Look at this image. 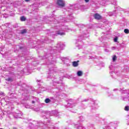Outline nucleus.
Here are the masks:
<instances>
[{
  "mask_svg": "<svg viewBox=\"0 0 129 129\" xmlns=\"http://www.w3.org/2000/svg\"><path fill=\"white\" fill-rule=\"evenodd\" d=\"M125 98H123V100H125Z\"/></svg>",
  "mask_w": 129,
  "mask_h": 129,
  "instance_id": "nucleus-42",
  "label": "nucleus"
},
{
  "mask_svg": "<svg viewBox=\"0 0 129 129\" xmlns=\"http://www.w3.org/2000/svg\"><path fill=\"white\" fill-rule=\"evenodd\" d=\"M117 90H118L117 89H113V91H116Z\"/></svg>",
  "mask_w": 129,
  "mask_h": 129,
  "instance_id": "nucleus-35",
  "label": "nucleus"
},
{
  "mask_svg": "<svg viewBox=\"0 0 129 129\" xmlns=\"http://www.w3.org/2000/svg\"><path fill=\"white\" fill-rule=\"evenodd\" d=\"M122 45H121V47H122Z\"/></svg>",
  "mask_w": 129,
  "mask_h": 129,
  "instance_id": "nucleus-47",
  "label": "nucleus"
},
{
  "mask_svg": "<svg viewBox=\"0 0 129 129\" xmlns=\"http://www.w3.org/2000/svg\"><path fill=\"white\" fill-rule=\"evenodd\" d=\"M61 60H62V61H65V60H68V58H67V57H62Z\"/></svg>",
  "mask_w": 129,
  "mask_h": 129,
  "instance_id": "nucleus-26",
  "label": "nucleus"
},
{
  "mask_svg": "<svg viewBox=\"0 0 129 129\" xmlns=\"http://www.w3.org/2000/svg\"><path fill=\"white\" fill-rule=\"evenodd\" d=\"M73 112L75 113V112Z\"/></svg>",
  "mask_w": 129,
  "mask_h": 129,
  "instance_id": "nucleus-49",
  "label": "nucleus"
},
{
  "mask_svg": "<svg viewBox=\"0 0 129 129\" xmlns=\"http://www.w3.org/2000/svg\"><path fill=\"white\" fill-rule=\"evenodd\" d=\"M70 9H71V10H72V9L71 8H70Z\"/></svg>",
  "mask_w": 129,
  "mask_h": 129,
  "instance_id": "nucleus-45",
  "label": "nucleus"
},
{
  "mask_svg": "<svg viewBox=\"0 0 129 129\" xmlns=\"http://www.w3.org/2000/svg\"><path fill=\"white\" fill-rule=\"evenodd\" d=\"M79 62V60H78L77 61H75L73 62V66H74V67H78V65H79V64L78 63V62Z\"/></svg>",
  "mask_w": 129,
  "mask_h": 129,
  "instance_id": "nucleus-10",
  "label": "nucleus"
},
{
  "mask_svg": "<svg viewBox=\"0 0 129 129\" xmlns=\"http://www.w3.org/2000/svg\"><path fill=\"white\" fill-rule=\"evenodd\" d=\"M26 20H27V18H26V17H25V16H22L20 17V21L21 22H25V21H26Z\"/></svg>",
  "mask_w": 129,
  "mask_h": 129,
  "instance_id": "nucleus-12",
  "label": "nucleus"
},
{
  "mask_svg": "<svg viewBox=\"0 0 129 129\" xmlns=\"http://www.w3.org/2000/svg\"><path fill=\"white\" fill-rule=\"evenodd\" d=\"M86 34H84V37H86Z\"/></svg>",
  "mask_w": 129,
  "mask_h": 129,
  "instance_id": "nucleus-41",
  "label": "nucleus"
},
{
  "mask_svg": "<svg viewBox=\"0 0 129 129\" xmlns=\"http://www.w3.org/2000/svg\"><path fill=\"white\" fill-rule=\"evenodd\" d=\"M50 101H51V99L49 98H46L45 100V103H49V102H50Z\"/></svg>",
  "mask_w": 129,
  "mask_h": 129,
  "instance_id": "nucleus-18",
  "label": "nucleus"
},
{
  "mask_svg": "<svg viewBox=\"0 0 129 129\" xmlns=\"http://www.w3.org/2000/svg\"><path fill=\"white\" fill-rule=\"evenodd\" d=\"M56 4L58 7H60V8H63V7H65V2L63 0H57Z\"/></svg>",
  "mask_w": 129,
  "mask_h": 129,
  "instance_id": "nucleus-2",
  "label": "nucleus"
},
{
  "mask_svg": "<svg viewBox=\"0 0 129 129\" xmlns=\"http://www.w3.org/2000/svg\"><path fill=\"white\" fill-rule=\"evenodd\" d=\"M59 20H60L59 21V22L60 23H63V22H65V20L64 19V18H62L61 17H59Z\"/></svg>",
  "mask_w": 129,
  "mask_h": 129,
  "instance_id": "nucleus-17",
  "label": "nucleus"
},
{
  "mask_svg": "<svg viewBox=\"0 0 129 129\" xmlns=\"http://www.w3.org/2000/svg\"><path fill=\"white\" fill-rule=\"evenodd\" d=\"M0 95H2V96H6V95L5 94V93H4V92H1Z\"/></svg>",
  "mask_w": 129,
  "mask_h": 129,
  "instance_id": "nucleus-25",
  "label": "nucleus"
},
{
  "mask_svg": "<svg viewBox=\"0 0 129 129\" xmlns=\"http://www.w3.org/2000/svg\"><path fill=\"white\" fill-rule=\"evenodd\" d=\"M94 19H95V20H101V19H102V17L101 16H100V15H99L98 13H96L94 15Z\"/></svg>",
  "mask_w": 129,
  "mask_h": 129,
  "instance_id": "nucleus-5",
  "label": "nucleus"
},
{
  "mask_svg": "<svg viewBox=\"0 0 129 129\" xmlns=\"http://www.w3.org/2000/svg\"><path fill=\"white\" fill-rule=\"evenodd\" d=\"M48 57H49V56H48L47 55H45V58H48Z\"/></svg>",
  "mask_w": 129,
  "mask_h": 129,
  "instance_id": "nucleus-38",
  "label": "nucleus"
},
{
  "mask_svg": "<svg viewBox=\"0 0 129 129\" xmlns=\"http://www.w3.org/2000/svg\"><path fill=\"white\" fill-rule=\"evenodd\" d=\"M113 126H117V125L116 124H113Z\"/></svg>",
  "mask_w": 129,
  "mask_h": 129,
  "instance_id": "nucleus-36",
  "label": "nucleus"
},
{
  "mask_svg": "<svg viewBox=\"0 0 129 129\" xmlns=\"http://www.w3.org/2000/svg\"><path fill=\"white\" fill-rule=\"evenodd\" d=\"M114 13L113 12H110L108 13V15L110 16V17H111L112 16H113Z\"/></svg>",
  "mask_w": 129,
  "mask_h": 129,
  "instance_id": "nucleus-22",
  "label": "nucleus"
},
{
  "mask_svg": "<svg viewBox=\"0 0 129 129\" xmlns=\"http://www.w3.org/2000/svg\"><path fill=\"white\" fill-rule=\"evenodd\" d=\"M119 91L121 92L122 94H127V96L129 97V90H124L123 89H120Z\"/></svg>",
  "mask_w": 129,
  "mask_h": 129,
  "instance_id": "nucleus-3",
  "label": "nucleus"
},
{
  "mask_svg": "<svg viewBox=\"0 0 129 129\" xmlns=\"http://www.w3.org/2000/svg\"><path fill=\"white\" fill-rule=\"evenodd\" d=\"M114 5H116V3H115Z\"/></svg>",
  "mask_w": 129,
  "mask_h": 129,
  "instance_id": "nucleus-44",
  "label": "nucleus"
},
{
  "mask_svg": "<svg viewBox=\"0 0 129 129\" xmlns=\"http://www.w3.org/2000/svg\"><path fill=\"white\" fill-rule=\"evenodd\" d=\"M87 100H88L86 99V100H84L83 101H87Z\"/></svg>",
  "mask_w": 129,
  "mask_h": 129,
  "instance_id": "nucleus-40",
  "label": "nucleus"
},
{
  "mask_svg": "<svg viewBox=\"0 0 129 129\" xmlns=\"http://www.w3.org/2000/svg\"><path fill=\"white\" fill-rule=\"evenodd\" d=\"M6 81L8 82H13V78H8V79H6Z\"/></svg>",
  "mask_w": 129,
  "mask_h": 129,
  "instance_id": "nucleus-15",
  "label": "nucleus"
},
{
  "mask_svg": "<svg viewBox=\"0 0 129 129\" xmlns=\"http://www.w3.org/2000/svg\"><path fill=\"white\" fill-rule=\"evenodd\" d=\"M20 33L22 35H24V34H26V33H27V29H23L21 31Z\"/></svg>",
  "mask_w": 129,
  "mask_h": 129,
  "instance_id": "nucleus-14",
  "label": "nucleus"
},
{
  "mask_svg": "<svg viewBox=\"0 0 129 129\" xmlns=\"http://www.w3.org/2000/svg\"><path fill=\"white\" fill-rule=\"evenodd\" d=\"M124 32L125 34H128L129 33V30L127 29H125L124 30Z\"/></svg>",
  "mask_w": 129,
  "mask_h": 129,
  "instance_id": "nucleus-21",
  "label": "nucleus"
},
{
  "mask_svg": "<svg viewBox=\"0 0 129 129\" xmlns=\"http://www.w3.org/2000/svg\"><path fill=\"white\" fill-rule=\"evenodd\" d=\"M44 41L47 43H51V42H52V40L49 39V38L47 37L45 38Z\"/></svg>",
  "mask_w": 129,
  "mask_h": 129,
  "instance_id": "nucleus-13",
  "label": "nucleus"
},
{
  "mask_svg": "<svg viewBox=\"0 0 129 129\" xmlns=\"http://www.w3.org/2000/svg\"><path fill=\"white\" fill-rule=\"evenodd\" d=\"M74 105H71V106Z\"/></svg>",
  "mask_w": 129,
  "mask_h": 129,
  "instance_id": "nucleus-46",
  "label": "nucleus"
},
{
  "mask_svg": "<svg viewBox=\"0 0 129 129\" xmlns=\"http://www.w3.org/2000/svg\"><path fill=\"white\" fill-rule=\"evenodd\" d=\"M32 103H35V101H32Z\"/></svg>",
  "mask_w": 129,
  "mask_h": 129,
  "instance_id": "nucleus-39",
  "label": "nucleus"
},
{
  "mask_svg": "<svg viewBox=\"0 0 129 129\" xmlns=\"http://www.w3.org/2000/svg\"><path fill=\"white\" fill-rule=\"evenodd\" d=\"M34 90H35V89H34V88H31L29 90V91H34Z\"/></svg>",
  "mask_w": 129,
  "mask_h": 129,
  "instance_id": "nucleus-31",
  "label": "nucleus"
},
{
  "mask_svg": "<svg viewBox=\"0 0 129 129\" xmlns=\"http://www.w3.org/2000/svg\"><path fill=\"white\" fill-rule=\"evenodd\" d=\"M23 96H25V97H29L30 95H29V92H28V90L27 89H25V92L23 94Z\"/></svg>",
  "mask_w": 129,
  "mask_h": 129,
  "instance_id": "nucleus-9",
  "label": "nucleus"
},
{
  "mask_svg": "<svg viewBox=\"0 0 129 129\" xmlns=\"http://www.w3.org/2000/svg\"><path fill=\"white\" fill-rule=\"evenodd\" d=\"M53 113L55 116H59V112L57 111H54Z\"/></svg>",
  "mask_w": 129,
  "mask_h": 129,
  "instance_id": "nucleus-16",
  "label": "nucleus"
},
{
  "mask_svg": "<svg viewBox=\"0 0 129 129\" xmlns=\"http://www.w3.org/2000/svg\"><path fill=\"white\" fill-rule=\"evenodd\" d=\"M15 49H16L17 51H23L24 47L20 46V45H16L15 47Z\"/></svg>",
  "mask_w": 129,
  "mask_h": 129,
  "instance_id": "nucleus-6",
  "label": "nucleus"
},
{
  "mask_svg": "<svg viewBox=\"0 0 129 129\" xmlns=\"http://www.w3.org/2000/svg\"><path fill=\"white\" fill-rule=\"evenodd\" d=\"M77 26H78V28H84V25L83 24H78Z\"/></svg>",
  "mask_w": 129,
  "mask_h": 129,
  "instance_id": "nucleus-20",
  "label": "nucleus"
},
{
  "mask_svg": "<svg viewBox=\"0 0 129 129\" xmlns=\"http://www.w3.org/2000/svg\"><path fill=\"white\" fill-rule=\"evenodd\" d=\"M112 50H115V47H112Z\"/></svg>",
  "mask_w": 129,
  "mask_h": 129,
  "instance_id": "nucleus-34",
  "label": "nucleus"
},
{
  "mask_svg": "<svg viewBox=\"0 0 129 129\" xmlns=\"http://www.w3.org/2000/svg\"><path fill=\"white\" fill-rule=\"evenodd\" d=\"M69 17L71 20L73 19V17H72V14H69Z\"/></svg>",
  "mask_w": 129,
  "mask_h": 129,
  "instance_id": "nucleus-30",
  "label": "nucleus"
},
{
  "mask_svg": "<svg viewBox=\"0 0 129 129\" xmlns=\"http://www.w3.org/2000/svg\"><path fill=\"white\" fill-rule=\"evenodd\" d=\"M82 37H83L82 36H81V38H82Z\"/></svg>",
  "mask_w": 129,
  "mask_h": 129,
  "instance_id": "nucleus-43",
  "label": "nucleus"
},
{
  "mask_svg": "<svg viewBox=\"0 0 129 129\" xmlns=\"http://www.w3.org/2000/svg\"><path fill=\"white\" fill-rule=\"evenodd\" d=\"M124 109H125V110L126 111H128V110H129V106H125Z\"/></svg>",
  "mask_w": 129,
  "mask_h": 129,
  "instance_id": "nucleus-23",
  "label": "nucleus"
},
{
  "mask_svg": "<svg viewBox=\"0 0 129 129\" xmlns=\"http://www.w3.org/2000/svg\"><path fill=\"white\" fill-rule=\"evenodd\" d=\"M64 47H65V45H64L61 42H59L56 45V48L59 49V50H63V49H64Z\"/></svg>",
  "mask_w": 129,
  "mask_h": 129,
  "instance_id": "nucleus-4",
  "label": "nucleus"
},
{
  "mask_svg": "<svg viewBox=\"0 0 129 129\" xmlns=\"http://www.w3.org/2000/svg\"><path fill=\"white\" fill-rule=\"evenodd\" d=\"M55 92H56V97H59V96L65 97L67 96L65 94L61 93L60 92H57V91H55Z\"/></svg>",
  "mask_w": 129,
  "mask_h": 129,
  "instance_id": "nucleus-7",
  "label": "nucleus"
},
{
  "mask_svg": "<svg viewBox=\"0 0 129 129\" xmlns=\"http://www.w3.org/2000/svg\"><path fill=\"white\" fill-rule=\"evenodd\" d=\"M68 30H69V28H68V27H66V29H63V31H67Z\"/></svg>",
  "mask_w": 129,
  "mask_h": 129,
  "instance_id": "nucleus-32",
  "label": "nucleus"
},
{
  "mask_svg": "<svg viewBox=\"0 0 129 129\" xmlns=\"http://www.w3.org/2000/svg\"><path fill=\"white\" fill-rule=\"evenodd\" d=\"M45 90H47V88L42 87L41 89V91H45Z\"/></svg>",
  "mask_w": 129,
  "mask_h": 129,
  "instance_id": "nucleus-24",
  "label": "nucleus"
},
{
  "mask_svg": "<svg viewBox=\"0 0 129 129\" xmlns=\"http://www.w3.org/2000/svg\"><path fill=\"white\" fill-rule=\"evenodd\" d=\"M15 118H20V116L19 115H14Z\"/></svg>",
  "mask_w": 129,
  "mask_h": 129,
  "instance_id": "nucleus-28",
  "label": "nucleus"
},
{
  "mask_svg": "<svg viewBox=\"0 0 129 129\" xmlns=\"http://www.w3.org/2000/svg\"><path fill=\"white\" fill-rule=\"evenodd\" d=\"M85 3H89V0H85Z\"/></svg>",
  "mask_w": 129,
  "mask_h": 129,
  "instance_id": "nucleus-33",
  "label": "nucleus"
},
{
  "mask_svg": "<svg viewBox=\"0 0 129 129\" xmlns=\"http://www.w3.org/2000/svg\"><path fill=\"white\" fill-rule=\"evenodd\" d=\"M117 40H118V37H116L114 39V41L116 42H117Z\"/></svg>",
  "mask_w": 129,
  "mask_h": 129,
  "instance_id": "nucleus-27",
  "label": "nucleus"
},
{
  "mask_svg": "<svg viewBox=\"0 0 129 129\" xmlns=\"http://www.w3.org/2000/svg\"><path fill=\"white\" fill-rule=\"evenodd\" d=\"M49 56H51V54H49Z\"/></svg>",
  "mask_w": 129,
  "mask_h": 129,
  "instance_id": "nucleus-48",
  "label": "nucleus"
},
{
  "mask_svg": "<svg viewBox=\"0 0 129 129\" xmlns=\"http://www.w3.org/2000/svg\"><path fill=\"white\" fill-rule=\"evenodd\" d=\"M25 2H26L27 3H28V2H30V1H31V0H25Z\"/></svg>",
  "mask_w": 129,
  "mask_h": 129,
  "instance_id": "nucleus-37",
  "label": "nucleus"
},
{
  "mask_svg": "<svg viewBox=\"0 0 129 129\" xmlns=\"http://www.w3.org/2000/svg\"><path fill=\"white\" fill-rule=\"evenodd\" d=\"M77 74L79 77H80L82 76V75H83V72H82V71H78Z\"/></svg>",
  "mask_w": 129,
  "mask_h": 129,
  "instance_id": "nucleus-11",
  "label": "nucleus"
},
{
  "mask_svg": "<svg viewBox=\"0 0 129 129\" xmlns=\"http://www.w3.org/2000/svg\"><path fill=\"white\" fill-rule=\"evenodd\" d=\"M77 43H81V39H80V37L78 39Z\"/></svg>",
  "mask_w": 129,
  "mask_h": 129,
  "instance_id": "nucleus-29",
  "label": "nucleus"
},
{
  "mask_svg": "<svg viewBox=\"0 0 129 129\" xmlns=\"http://www.w3.org/2000/svg\"><path fill=\"white\" fill-rule=\"evenodd\" d=\"M57 35H60V36H64V35H65V32L61 31V30H59L57 33L54 34V36H57Z\"/></svg>",
  "mask_w": 129,
  "mask_h": 129,
  "instance_id": "nucleus-8",
  "label": "nucleus"
},
{
  "mask_svg": "<svg viewBox=\"0 0 129 129\" xmlns=\"http://www.w3.org/2000/svg\"><path fill=\"white\" fill-rule=\"evenodd\" d=\"M117 58V57H116V55H113V57H112V60L113 62L115 61L116 59Z\"/></svg>",
  "mask_w": 129,
  "mask_h": 129,
  "instance_id": "nucleus-19",
  "label": "nucleus"
},
{
  "mask_svg": "<svg viewBox=\"0 0 129 129\" xmlns=\"http://www.w3.org/2000/svg\"><path fill=\"white\" fill-rule=\"evenodd\" d=\"M48 67L49 68V72L48 73L47 79H51L54 86H56L57 84H60V86L62 85L63 83L62 82V80L55 78V75H54V72H56V71H55L56 70L54 68L55 65L50 63L48 64Z\"/></svg>",
  "mask_w": 129,
  "mask_h": 129,
  "instance_id": "nucleus-1",
  "label": "nucleus"
}]
</instances>
